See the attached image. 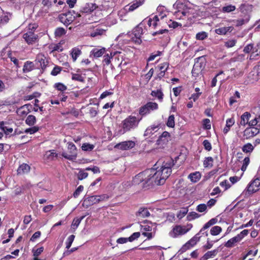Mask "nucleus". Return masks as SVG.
<instances>
[{
    "mask_svg": "<svg viewBox=\"0 0 260 260\" xmlns=\"http://www.w3.org/2000/svg\"><path fill=\"white\" fill-rule=\"evenodd\" d=\"M174 165L172 158H166L161 164L160 161H157L149 170L150 184L157 185L163 184L171 175L172 168Z\"/></svg>",
    "mask_w": 260,
    "mask_h": 260,
    "instance_id": "nucleus-1",
    "label": "nucleus"
},
{
    "mask_svg": "<svg viewBox=\"0 0 260 260\" xmlns=\"http://www.w3.org/2000/svg\"><path fill=\"white\" fill-rule=\"evenodd\" d=\"M141 120L142 118H140L139 115L131 114L127 116L120 124L123 133L132 132L137 129Z\"/></svg>",
    "mask_w": 260,
    "mask_h": 260,
    "instance_id": "nucleus-2",
    "label": "nucleus"
},
{
    "mask_svg": "<svg viewBox=\"0 0 260 260\" xmlns=\"http://www.w3.org/2000/svg\"><path fill=\"white\" fill-rule=\"evenodd\" d=\"M206 65V59L205 56H202L196 58L194 59V63L191 71L192 76L197 78L201 75Z\"/></svg>",
    "mask_w": 260,
    "mask_h": 260,
    "instance_id": "nucleus-3",
    "label": "nucleus"
},
{
    "mask_svg": "<svg viewBox=\"0 0 260 260\" xmlns=\"http://www.w3.org/2000/svg\"><path fill=\"white\" fill-rule=\"evenodd\" d=\"M217 222V219L216 218H213L211 219L209 221H208L207 223H206L203 227L201 229L199 233L197 234L191 238L188 241H187L189 244L193 247L196 245L198 242H199L200 240V238L201 236H200L201 234H204L203 232L210 227L211 225L216 223Z\"/></svg>",
    "mask_w": 260,
    "mask_h": 260,
    "instance_id": "nucleus-4",
    "label": "nucleus"
},
{
    "mask_svg": "<svg viewBox=\"0 0 260 260\" xmlns=\"http://www.w3.org/2000/svg\"><path fill=\"white\" fill-rule=\"evenodd\" d=\"M158 105L156 103L148 102L139 108V116L142 119L144 117L150 114L151 111L156 110L158 109Z\"/></svg>",
    "mask_w": 260,
    "mask_h": 260,
    "instance_id": "nucleus-5",
    "label": "nucleus"
},
{
    "mask_svg": "<svg viewBox=\"0 0 260 260\" xmlns=\"http://www.w3.org/2000/svg\"><path fill=\"white\" fill-rule=\"evenodd\" d=\"M68 152H63L61 155L70 160H74L77 156V149L75 145L71 142L67 143Z\"/></svg>",
    "mask_w": 260,
    "mask_h": 260,
    "instance_id": "nucleus-6",
    "label": "nucleus"
},
{
    "mask_svg": "<svg viewBox=\"0 0 260 260\" xmlns=\"http://www.w3.org/2000/svg\"><path fill=\"white\" fill-rule=\"evenodd\" d=\"M149 170H145L136 175L133 179L132 182L133 184L138 185L141 183L143 184H150Z\"/></svg>",
    "mask_w": 260,
    "mask_h": 260,
    "instance_id": "nucleus-7",
    "label": "nucleus"
},
{
    "mask_svg": "<svg viewBox=\"0 0 260 260\" xmlns=\"http://www.w3.org/2000/svg\"><path fill=\"white\" fill-rule=\"evenodd\" d=\"M49 63V61L47 57L43 53H38L35 60V64L37 68L41 69L42 73H43Z\"/></svg>",
    "mask_w": 260,
    "mask_h": 260,
    "instance_id": "nucleus-8",
    "label": "nucleus"
},
{
    "mask_svg": "<svg viewBox=\"0 0 260 260\" xmlns=\"http://www.w3.org/2000/svg\"><path fill=\"white\" fill-rule=\"evenodd\" d=\"M73 14H75L74 10L69 11L67 13L60 14L58 19L62 23L67 26L71 24L76 18Z\"/></svg>",
    "mask_w": 260,
    "mask_h": 260,
    "instance_id": "nucleus-9",
    "label": "nucleus"
},
{
    "mask_svg": "<svg viewBox=\"0 0 260 260\" xmlns=\"http://www.w3.org/2000/svg\"><path fill=\"white\" fill-rule=\"evenodd\" d=\"M166 17V15H162L159 14V15H154L153 17H150L147 21V24L150 27L153 29H156L157 27L161 25V21Z\"/></svg>",
    "mask_w": 260,
    "mask_h": 260,
    "instance_id": "nucleus-10",
    "label": "nucleus"
},
{
    "mask_svg": "<svg viewBox=\"0 0 260 260\" xmlns=\"http://www.w3.org/2000/svg\"><path fill=\"white\" fill-rule=\"evenodd\" d=\"M260 133V128L255 127H247L243 132L242 140H249Z\"/></svg>",
    "mask_w": 260,
    "mask_h": 260,
    "instance_id": "nucleus-11",
    "label": "nucleus"
},
{
    "mask_svg": "<svg viewBox=\"0 0 260 260\" xmlns=\"http://www.w3.org/2000/svg\"><path fill=\"white\" fill-rule=\"evenodd\" d=\"M141 25V24H140L135 27L132 33L134 36L132 37V41L138 44L142 43L141 36L143 34V29Z\"/></svg>",
    "mask_w": 260,
    "mask_h": 260,
    "instance_id": "nucleus-12",
    "label": "nucleus"
},
{
    "mask_svg": "<svg viewBox=\"0 0 260 260\" xmlns=\"http://www.w3.org/2000/svg\"><path fill=\"white\" fill-rule=\"evenodd\" d=\"M260 189V178H256L253 179L247 187V191L249 194L253 193Z\"/></svg>",
    "mask_w": 260,
    "mask_h": 260,
    "instance_id": "nucleus-13",
    "label": "nucleus"
},
{
    "mask_svg": "<svg viewBox=\"0 0 260 260\" xmlns=\"http://www.w3.org/2000/svg\"><path fill=\"white\" fill-rule=\"evenodd\" d=\"M38 35L34 32H26L23 35V38L28 45H32L38 41Z\"/></svg>",
    "mask_w": 260,
    "mask_h": 260,
    "instance_id": "nucleus-14",
    "label": "nucleus"
},
{
    "mask_svg": "<svg viewBox=\"0 0 260 260\" xmlns=\"http://www.w3.org/2000/svg\"><path fill=\"white\" fill-rule=\"evenodd\" d=\"M188 232V230H186L185 226H181L179 225H176L172 230V232L170 233L172 237L175 238L179 235H182Z\"/></svg>",
    "mask_w": 260,
    "mask_h": 260,
    "instance_id": "nucleus-15",
    "label": "nucleus"
},
{
    "mask_svg": "<svg viewBox=\"0 0 260 260\" xmlns=\"http://www.w3.org/2000/svg\"><path fill=\"white\" fill-rule=\"evenodd\" d=\"M169 67V63L168 62H164L158 64L157 68L160 72L157 74L156 77L155 78L156 79H159L160 80L162 78H163L165 76L166 72H167L168 70Z\"/></svg>",
    "mask_w": 260,
    "mask_h": 260,
    "instance_id": "nucleus-16",
    "label": "nucleus"
},
{
    "mask_svg": "<svg viewBox=\"0 0 260 260\" xmlns=\"http://www.w3.org/2000/svg\"><path fill=\"white\" fill-rule=\"evenodd\" d=\"M98 8V6L96 4L87 3L81 7L80 12L84 13H90Z\"/></svg>",
    "mask_w": 260,
    "mask_h": 260,
    "instance_id": "nucleus-17",
    "label": "nucleus"
},
{
    "mask_svg": "<svg viewBox=\"0 0 260 260\" xmlns=\"http://www.w3.org/2000/svg\"><path fill=\"white\" fill-rule=\"evenodd\" d=\"M97 203H98L96 198V196H92L86 198L84 199L82 203V206L87 208Z\"/></svg>",
    "mask_w": 260,
    "mask_h": 260,
    "instance_id": "nucleus-18",
    "label": "nucleus"
},
{
    "mask_svg": "<svg viewBox=\"0 0 260 260\" xmlns=\"http://www.w3.org/2000/svg\"><path fill=\"white\" fill-rule=\"evenodd\" d=\"M64 43V41H60L59 43L54 44L52 43L49 45L48 48L51 50L50 53L55 51L62 52L63 50L62 45Z\"/></svg>",
    "mask_w": 260,
    "mask_h": 260,
    "instance_id": "nucleus-19",
    "label": "nucleus"
},
{
    "mask_svg": "<svg viewBox=\"0 0 260 260\" xmlns=\"http://www.w3.org/2000/svg\"><path fill=\"white\" fill-rule=\"evenodd\" d=\"M31 105L30 104H25L17 110V113L20 117L26 116L28 113L30 112L29 107H31Z\"/></svg>",
    "mask_w": 260,
    "mask_h": 260,
    "instance_id": "nucleus-20",
    "label": "nucleus"
},
{
    "mask_svg": "<svg viewBox=\"0 0 260 260\" xmlns=\"http://www.w3.org/2000/svg\"><path fill=\"white\" fill-rule=\"evenodd\" d=\"M117 146L121 150H128L135 146V143L133 141H127L122 142L118 144Z\"/></svg>",
    "mask_w": 260,
    "mask_h": 260,
    "instance_id": "nucleus-21",
    "label": "nucleus"
},
{
    "mask_svg": "<svg viewBox=\"0 0 260 260\" xmlns=\"http://www.w3.org/2000/svg\"><path fill=\"white\" fill-rule=\"evenodd\" d=\"M106 52L105 48L101 49L94 48L90 51V56H93L94 58H99L101 57L105 54Z\"/></svg>",
    "mask_w": 260,
    "mask_h": 260,
    "instance_id": "nucleus-22",
    "label": "nucleus"
},
{
    "mask_svg": "<svg viewBox=\"0 0 260 260\" xmlns=\"http://www.w3.org/2000/svg\"><path fill=\"white\" fill-rule=\"evenodd\" d=\"M30 166L25 163L20 165L17 169L18 175H24L28 173L30 171Z\"/></svg>",
    "mask_w": 260,
    "mask_h": 260,
    "instance_id": "nucleus-23",
    "label": "nucleus"
},
{
    "mask_svg": "<svg viewBox=\"0 0 260 260\" xmlns=\"http://www.w3.org/2000/svg\"><path fill=\"white\" fill-rule=\"evenodd\" d=\"M170 137V134L167 131L164 132L159 137L157 142L158 144H164L166 143Z\"/></svg>",
    "mask_w": 260,
    "mask_h": 260,
    "instance_id": "nucleus-24",
    "label": "nucleus"
},
{
    "mask_svg": "<svg viewBox=\"0 0 260 260\" xmlns=\"http://www.w3.org/2000/svg\"><path fill=\"white\" fill-rule=\"evenodd\" d=\"M163 35L162 38H165L166 41H168L170 40L168 29H161L158 31H154L152 33V36H156L157 35Z\"/></svg>",
    "mask_w": 260,
    "mask_h": 260,
    "instance_id": "nucleus-25",
    "label": "nucleus"
},
{
    "mask_svg": "<svg viewBox=\"0 0 260 260\" xmlns=\"http://www.w3.org/2000/svg\"><path fill=\"white\" fill-rule=\"evenodd\" d=\"M81 53L82 51L79 48L74 47L72 48L71 50L70 55L72 56L73 61L75 62Z\"/></svg>",
    "mask_w": 260,
    "mask_h": 260,
    "instance_id": "nucleus-26",
    "label": "nucleus"
},
{
    "mask_svg": "<svg viewBox=\"0 0 260 260\" xmlns=\"http://www.w3.org/2000/svg\"><path fill=\"white\" fill-rule=\"evenodd\" d=\"M233 29V27L232 26L222 27L216 29L215 31L218 35H225L228 32H231Z\"/></svg>",
    "mask_w": 260,
    "mask_h": 260,
    "instance_id": "nucleus-27",
    "label": "nucleus"
},
{
    "mask_svg": "<svg viewBox=\"0 0 260 260\" xmlns=\"http://www.w3.org/2000/svg\"><path fill=\"white\" fill-rule=\"evenodd\" d=\"M35 63L30 61H27L24 63L23 68L24 73L29 72L35 69Z\"/></svg>",
    "mask_w": 260,
    "mask_h": 260,
    "instance_id": "nucleus-28",
    "label": "nucleus"
},
{
    "mask_svg": "<svg viewBox=\"0 0 260 260\" xmlns=\"http://www.w3.org/2000/svg\"><path fill=\"white\" fill-rule=\"evenodd\" d=\"M218 252V249L209 251L201 257L200 260H207L210 258L213 257L217 255Z\"/></svg>",
    "mask_w": 260,
    "mask_h": 260,
    "instance_id": "nucleus-29",
    "label": "nucleus"
},
{
    "mask_svg": "<svg viewBox=\"0 0 260 260\" xmlns=\"http://www.w3.org/2000/svg\"><path fill=\"white\" fill-rule=\"evenodd\" d=\"M251 116V114L248 112H244L241 116L240 124L243 126H245L246 124H248L249 121V119Z\"/></svg>",
    "mask_w": 260,
    "mask_h": 260,
    "instance_id": "nucleus-30",
    "label": "nucleus"
},
{
    "mask_svg": "<svg viewBox=\"0 0 260 260\" xmlns=\"http://www.w3.org/2000/svg\"><path fill=\"white\" fill-rule=\"evenodd\" d=\"M158 128V125H152L148 126L144 132V136H150L153 135L154 132L157 131V129Z\"/></svg>",
    "mask_w": 260,
    "mask_h": 260,
    "instance_id": "nucleus-31",
    "label": "nucleus"
},
{
    "mask_svg": "<svg viewBox=\"0 0 260 260\" xmlns=\"http://www.w3.org/2000/svg\"><path fill=\"white\" fill-rule=\"evenodd\" d=\"M235 119L234 117L228 118L226 121V125L223 128V132L224 134H226L230 131L231 127H232L235 123Z\"/></svg>",
    "mask_w": 260,
    "mask_h": 260,
    "instance_id": "nucleus-32",
    "label": "nucleus"
},
{
    "mask_svg": "<svg viewBox=\"0 0 260 260\" xmlns=\"http://www.w3.org/2000/svg\"><path fill=\"white\" fill-rule=\"evenodd\" d=\"M150 215V212L147 208H140L139 211L136 213L137 216L144 218L149 216Z\"/></svg>",
    "mask_w": 260,
    "mask_h": 260,
    "instance_id": "nucleus-33",
    "label": "nucleus"
},
{
    "mask_svg": "<svg viewBox=\"0 0 260 260\" xmlns=\"http://www.w3.org/2000/svg\"><path fill=\"white\" fill-rule=\"evenodd\" d=\"M118 53L116 51L114 52H111L110 54L108 53L104 55V59L103 62L106 65H109L111 63V59Z\"/></svg>",
    "mask_w": 260,
    "mask_h": 260,
    "instance_id": "nucleus-34",
    "label": "nucleus"
},
{
    "mask_svg": "<svg viewBox=\"0 0 260 260\" xmlns=\"http://www.w3.org/2000/svg\"><path fill=\"white\" fill-rule=\"evenodd\" d=\"M240 241L238 238L236 236L235 237L229 240L225 244L224 246L227 248H232L234 246L235 244Z\"/></svg>",
    "mask_w": 260,
    "mask_h": 260,
    "instance_id": "nucleus-35",
    "label": "nucleus"
},
{
    "mask_svg": "<svg viewBox=\"0 0 260 260\" xmlns=\"http://www.w3.org/2000/svg\"><path fill=\"white\" fill-rule=\"evenodd\" d=\"M255 48L254 47L253 44H249L246 45L243 51L245 53H249L250 52H251V54L250 56V59H251L253 56V55L254 54V49H255Z\"/></svg>",
    "mask_w": 260,
    "mask_h": 260,
    "instance_id": "nucleus-36",
    "label": "nucleus"
},
{
    "mask_svg": "<svg viewBox=\"0 0 260 260\" xmlns=\"http://www.w3.org/2000/svg\"><path fill=\"white\" fill-rule=\"evenodd\" d=\"M254 146L251 143H248L244 145L242 147V150L245 153H251L254 150Z\"/></svg>",
    "mask_w": 260,
    "mask_h": 260,
    "instance_id": "nucleus-37",
    "label": "nucleus"
},
{
    "mask_svg": "<svg viewBox=\"0 0 260 260\" xmlns=\"http://www.w3.org/2000/svg\"><path fill=\"white\" fill-rule=\"evenodd\" d=\"M107 29L101 28H96L92 32L90 33V37H95L98 36H102L105 34Z\"/></svg>",
    "mask_w": 260,
    "mask_h": 260,
    "instance_id": "nucleus-38",
    "label": "nucleus"
},
{
    "mask_svg": "<svg viewBox=\"0 0 260 260\" xmlns=\"http://www.w3.org/2000/svg\"><path fill=\"white\" fill-rule=\"evenodd\" d=\"M188 178L192 182H198L201 178V174L199 172L190 173L188 175Z\"/></svg>",
    "mask_w": 260,
    "mask_h": 260,
    "instance_id": "nucleus-39",
    "label": "nucleus"
},
{
    "mask_svg": "<svg viewBox=\"0 0 260 260\" xmlns=\"http://www.w3.org/2000/svg\"><path fill=\"white\" fill-rule=\"evenodd\" d=\"M36 122V118L33 115H28L25 119V123L29 126H33Z\"/></svg>",
    "mask_w": 260,
    "mask_h": 260,
    "instance_id": "nucleus-40",
    "label": "nucleus"
},
{
    "mask_svg": "<svg viewBox=\"0 0 260 260\" xmlns=\"http://www.w3.org/2000/svg\"><path fill=\"white\" fill-rule=\"evenodd\" d=\"M213 158L211 156L206 157L203 162L204 167L211 168L213 166Z\"/></svg>",
    "mask_w": 260,
    "mask_h": 260,
    "instance_id": "nucleus-41",
    "label": "nucleus"
},
{
    "mask_svg": "<svg viewBox=\"0 0 260 260\" xmlns=\"http://www.w3.org/2000/svg\"><path fill=\"white\" fill-rule=\"evenodd\" d=\"M53 87L56 90L60 91L61 92H64V91L67 89V86L60 82L55 83L54 84Z\"/></svg>",
    "mask_w": 260,
    "mask_h": 260,
    "instance_id": "nucleus-42",
    "label": "nucleus"
},
{
    "mask_svg": "<svg viewBox=\"0 0 260 260\" xmlns=\"http://www.w3.org/2000/svg\"><path fill=\"white\" fill-rule=\"evenodd\" d=\"M85 217V216H82L80 218L75 217L74 218L72 223V227L74 229H76L79 226L82 220Z\"/></svg>",
    "mask_w": 260,
    "mask_h": 260,
    "instance_id": "nucleus-43",
    "label": "nucleus"
},
{
    "mask_svg": "<svg viewBox=\"0 0 260 260\" xmlns=\"http://www.w3.org/2000/svg\"><path fill=\"white\" fill-rule=\"evenodd\" d=\"M66 32V30L63 27H57L55 30L54 35L56 37H60Z\"/></svg>",
    "mask_w": 260,
    "mask_h": 260,
    "instance_id": "nucleus-44",
    "label": "nucleus"
},
{
    "mask_svg": "<svg viewBox=\"0 0 260 260\" xmlns=\"http://www.w3.org/2000/svg\"><path fill=\"white\" fill-rule=\"evenodd\" d=\"M153 96L156 97L158 100H162L164 96V94L161 90H156L152 91L151 94Z\"/></svg>",
    "mask_w": 260,
    "mask_h": 260,
    "instance_id": "nucleus-45",
    "label": "nucleus"
},
{
    "mask_svg": "<svg viewBox=\"0 0 260 260\" xmlns=\"http://www.w3.org/2000/svg\"><path fill=\"white\" fill-rule=\"evenodd\" d=\"M166 124L168 127L171 128L175 126V117L174 115H171L169 116Z\"/></svg>",
    "mask_w": 260,
    "mask_h": 260,
    "instance_id": "nucleus-46",
    "label": "nucleus"
},
{
    "mask_svg": "<svg viewBox=\"0 0 260 260\" xmlns=\"http://www.w3.org/2000/svg\"><path fill=\"white\" fill-rule=\"evenodd\" d=\"M222 231V229L219 226H214L210 230V234L213 236L218 235Z\"/></svg>",
    "mask_w": 260,
    "mask_h": 260,
    "instance_id": "nucleus-47",
    "label": "nucleus"
},
{
    "mask_svg": "<svg viewBox=\"0 0 260 260\" xmlns=\"http://www.w3.org/2000/svg\"><path fill=\"white\" fill-rule=\"evenodd\" d=\"M81 148L83 151H90L93 149L94 146L93 144L85 143L82 144Z\"/></svg>",
    "mask_w": 260,
    "mask_h": 260,
    "instance_id": "nucleus-48",
    "label": "nucleus"
},
{
    "mask_svg": "<svg viewBox=\"0 0 260 260\" xmlns=\"http://www.w3.org/2000/svg\"><path fill=\"white\" fill-rule=\"evenodd\" d=\"M236 7L235 6L229 5L223 7L222 8V11L224 13H230L235 11Z\"/></svg>",
    "mask_w": 260,
    "mask_h": 260,
    "instance_id": "nucleus-49",
    "label": "nucleus"
},
{
    "mask_svg": "<svg viewBox=\"0 0 260 260\" xmlns=\"http://www.w3.org/2000/svg\"><path fill=\"white\" fill-rule=\"evenodd\" d=\"M40 128L39 126H34L28 128H26L24 132L26 134H34L39 131Z\"/></svg>",
    "mask_w": 260,
    "mask_h": 260,
    "instance_id": "nucleus-50",
    "label": "nucleus"
},
{
    "mask_svg": "<svg viewBox=\"0 0 260 260\" xmlns=\"http://www.w3.org/2000/svg\"><path fill=\"white\" fill-rule=\"evenodd\" d=\"M250 163V158L249 157H246L244 158L243 161V164L241 168V170L244 172L246 171L247 166Z\"/></svg>",
    "mask_w": 260,
    "mask_h": 260,
    "instance_id": "nucleus-51",
    "label": "nucleus"
},
{
    "mask_svg": "<svg viewBox=\"0 0 260 260\" xmlns=\"http://www.w3.org/2000/svg\"><path fill=\"white\" fill-rule=\"evenodd\" d=\"M62 70V68L58 66H55L53 70L51 72V75L55 76L59 74Z\"/></svg>",
    "mask_w": 260,
    "mask_h": 260,
    "instance_id": "nucleus-52",
    "label": "nucleus"
},
{
    "mask_svg": "<svg viewBox=\"0 0 260 260\" xmlns=\"http://www.w3.org/2000/svg\"><path fill=\"white\" fill-rule=\"evenodd\" d=\"M75 236L74 235H70L67 239V241L66 242V248L68 249H69L72 244L73 242L74 239H75Z\"/></svg>",
    "mask_w": 260,
    "mask_h": 260,
    "instance_id": "nucleus-53",
    "label": "nucleus"
},
{
    "mask_svg": "<svg viewBox=\"0 0 260 260\" xmlns=\"http://www.w3.org/2000/svg\"><path fill=\"white\" fill-rule=\"evenodd\" d=\"M237 40L235 39L229 40L225 42L224 46L226 48H232L235 46Z\"/></svg>",
    "mask_w": 260,
    "mask_h": 260,
    "instance_id": "nucleus-54",
    "label": "nucleus"
},
{
    "mask_svg": "<svg viewBox=\"0 0 260 260\" xmlns=\"http://www.w3.org/2000/svg\"><path fill=\"white\" fill-rule=\"evenodd\" d=\"M72 79L75 81L83 82L84 81L83 77L81 75L76 73H72Z\"/></svg>",
    "mask_w": 260,
    "mask_h": 260,
    "instance_id": "nucleus-55",
    "label": "nucleus"
},
{
    "mask_svg": "<svg viewBox=\"0 0 260 260\" xmlns=\"http://www.w3.org/2000/svg\"><path fill=\"white\" fill-rule=\"evenodd\" d=\"M208 37L207 33L205 31L198 32L196 35V39L198 40H203Z\"/></svg>",
    "mask_w": 260,
    "mask_h": 260,
    "instance_id": "nucleus-56",
    "label": "nucleus"
},
{
    "mask_svg": "<svg viewBox=\"0 0 260 260\" xmlns=\"http://www.w3.org/2000/svg\"><path fill=\"white\" fill-rule=\"evenodd\" d=\"M200 215L195 212H191L187 215V218L188 220H193L199 218Z\"/></svg>",
    "mask_w": 260,
    "mask_h": 260,
    "instance_id": "nucleus-57",
    "label": "nucleus"
},
{
    "mask_svg": "<svg viewBox=\"0 0 260 260\" xmlns=\"http://www.w3.org/2000/svg\"><path fill=\"white\" fill-rule=\"evenodd\" d=\"M43 250H44L43 247H41L36 249H35L34 248H33L32 250V251L33 252V255L35 257H38L43 252Z\"/></svg>",
    "mask_w": 260,
    "mask_h": 260,
    "instance_id": "nucleus-58",
    "label": "nucleus"
},
{
    "mask_svg": "<svg viewBox=\"0 0 260 260\" xmlns=\"http://www.w3.org/2000/svg\"><path fill=\"white\" fill-rule=\"evenodd\" d=\"M203 128L205 129H210L211 128L210 120L209 119H204L203 121Z\"/></svg>",
    "mask_w": 260,
    "mask_h": 260,
    "instance_id": "nucleus-59",
    "label": "nucleus"
},
{
    "mask_svg": "<svg viewBox=\"0 0 260 260\" xmlns=\"http://www.w3.org/2000/svg\"><path fill=\"white\" fill-rule=\"evenodd\" d=\"M88 176V173L83 170H80L78 174V179L79 180H82L86 178Z\"/></svg>",
    "mask_w": 260,
    "mask_h": 260,
    "instance_id": "nucleus-60",
    "label": "nucleus"
},
{
    "mask_svg": "<svg viewBox=\"0 0 260 260\" xmlns=\"http://www.w3.org/2000/svg\"><path fill=\"white\" fill-rule=\"evenodd\" d=\"M260 119V115L258 116V117H255L254 119L250 120L249 123L248 125L250 127H254V126H255L257 124L258 122V119Z\"/></svg>",
    "mask_w": 260,
    "mask_h": 260,
    "instance_id": "nucleus-61",
    "label": "nucleus"
},
{
    "mask_svg": "<svg viewBox=\"0 0 260 260\" xmlns=\"http://www.w3.org/2000/svg\"><path fill=\"white\" fill-rule=\"evenodd\" d=\"M140 236V232L134 233L130 237L127 238L128 241L129 242H133L136 239H138Z\"/></svg>",
    "mask_w": 260,
    "mask_h": 260,
    "instance_id": "nucleus-62",
    "label": "nucleus"
},
{
    "mask_svg": "<svg viewBox=\"0 0 260 260\" xmlns=\"http://www.w3.org/2000/svg\"><path fill=\"white\" fill-rule=\"evenodd\" d=\"M203 145L206 150L210 151L212 149L211 143L208 140H205L203 142Z\"/></svg>",
    "mask_w": 260,
    "mask_h": 260,
    "instance_id": "nucleus-63",
    "label": "nucleus"
},
{
    "mask_svg": "<svg viewBox=\"0 0 260 260\" xmlns=\"http://www.w3.org/2000/svg\"><path fill=\"white\" fill-rule=\"evenodd\" d=\"M83 188L84 187L82 185L79 186L73 193L74 197L75 198H77L80 193L83 191Z\"/></svg>",
    "mask_w": 260,
    "mask_h": 260,
    "instance_id": "nucleus-64",
    "label": "nucleus"
}]
</instances>
